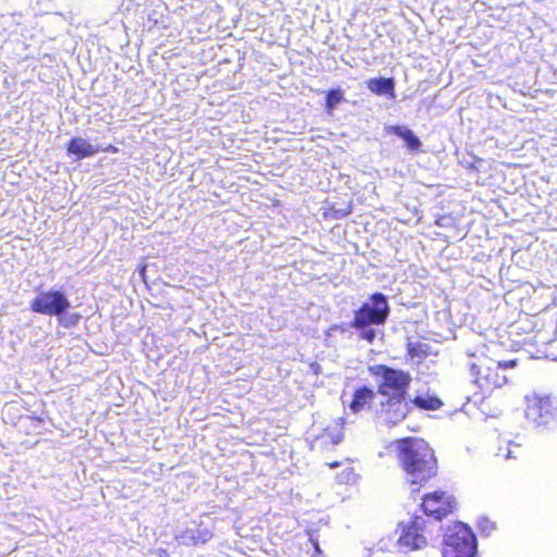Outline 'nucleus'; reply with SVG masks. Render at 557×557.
I'll return each mask as SVG.
<instances>
[{
	"label": "nucleus",
	"instance_id": "nucleus-15",
	"mask_svg": "<svg viewBox=\"0 0 557 557\" xmlns=\"http://www.w3.org/2000/svg\"><path fill=\"white\" fill-rule=\"evenodd\" d=\"M367 85L376 95H389L394 98V82L392 78H371Z\"/></svg>",
	"mask_w": 557,
	"mask_h": 557
},
{
	"label": "nucleus",
	"instance_id": "nucleus-22",
	"mask_svg": "<svg viewBox=\"0 0 557 557\" xmlns=\"http://www.w3.org/2000/svg\"><path fill=\"white\" fill-rule=\"evenodd\" d=\"M79 319V315L76 314V313H73V314H70L69 317H65V315H61L59 317V321L61 324H63L64 326H70V325H73L75 324Z\"/></svg>",
	"mask_w": 557,
	"mask_h": 557
},
{
	"label": "nucleus",
	"instance_id": "nucleus-21",
	"mask_svg": "<svg viewBox=\"0 0 557 557\" xmlns=\"http://www.w3.org/2000/svg\"><path fill=\"white\" fill-rule=\"evenodd\" d=\"M356 330L360 332L359 337L361 339H364L369 344H372L374 342V339L376 337V332L371 326H367L363 329H356Z\"/></svg>",
	"mask_w": 557,
	"mask_h": 557
},
{
	"label": "nucleus",
	"instance_id": "nucleus-3",
	"mask_svg": "<svg viewBox=\"0 0 557 557\" xmlns=\"http://www.w3.org/2000/svg\"><path fill=\"white\" fill-rule=\"evenodd\" d=\"M517 366V359L510 360H479L471 366V372L474 376V383L480 388L482 398L488 396L493 391L504 386L507 376L500 373V370L513 368Z\"/></svg>",
	"mask_w": 557,
	"mask_h": 557
},
{
	"label": "nucleus",
	"instance_id": "nucleus-14",
	"mask_svg": "<svg viewBox=\"0 0 557 557\" xmlns=\"http://www.w3.org/2000/svg\"><path fill=\"white\" fill-rule=\"evenodd\" d=\"M410 403L421 409V410H426V411H433V410H438L443 407V401L440 397H437L436 395H430V394H425V395H416L411 400Z\"/></svg>",
	"mask_w": 557,
	"mask_h": 557
},
{
	"label": "nucleus",
	"instance_id": "nucleus-7",
	"mask_svg": "<svg viewBox=\"0 0 557 557\" xmlns=\"http://www.w3.org/2000/svg\"><path fill=\"white\" fill-rule=\"evenodd\" d=\"M557 406L549 396L527 397L525 417L535 425H546L556 419Z\"/></svg>",
	"mask_w": 557,
	"mask_h": 557
},
{
	"label": "nucleus",
	"instance_id": "nucleus-5",
	"mask_svg": "<svg viewBox=\"0 0 557 557\" xmlns=\"http://www.w3.org/2000/svg\"><path fill=\"white\" fill-rule=\"evenodd\" d=\"M389 314L387 298L382 293H373L355 312L350 321L352 329H363L371 325H383Z\"/></svg>",
	"mask_w": 557,
	"mask_h": 557
},
{
	"label": "nucleus",
	"instance_id": "nucleus-11",
	"mask_svg": "<svg viewBox=\"0 0 557 557\" xmlns=\"http://www.w3.org/2000/svg\"><path fill=\"white\" fill-rule=\"evenodd\" d=\"M376 395V391L370 386L361 385L356 387L348 404L350 412L358 414L371 410Z\"/></svg>",
	"mask_w": 557,
	"mask_h": 557
},
{
	"label": "nucleus",
	"instance_id": "nucleus-20",
	"mask_svg": "<svg viewBox=\"0 0 557 557\" xmlns=\"http://www.w3.org/2000/svg\"><path fill=\"white\" fill-rule=\"evenodd\" d=\"M478 529L482 534L488 535L493 530H495V523L488 518H481L478 522Z\"/></svg>",
	"mask_w": 557,
	"mask_h": 557
},
{
	"label": "nucleus",
	"instance_id": "nucleus-1",
	"mask_svg": "<svg viewBox=\"0 0 557 557\" xmlns=\"http://www.w3.org/2000/svg\"><path fill=\"white\" fill-rule=\"evenodd\" d=\"M396 457L408 484L417 491L437 476L438 461L434 449L421 437L406 436L395 441Z\"/></svg>",
	"mask_w": 557,
	"mask_h": 557
},
{
	"label": "nucleus",
	"instance_id": "nucleus-25",
	"mask_svg": "<svg viewBox=\"0 0 557 557\" xmlns=\"http://www.w3.org/2000/svg\"><path fill=\"white\" fill-rule=\"evenodd\" d=\"M145 270H146L145 267L140 269L139 274H140L141 278H145Z\"/></svg>",
	"mask_w": 557,
	"mask_h": 557
},
{
	"label": "nucleus",
	"instance_id": "nucleus-8",
	"mask_svg": "<svg viewBox=\"0 0 557 557\" xmlns=\"http://www.w3.org/2000/svg\"><path fill=\"white\" fill-rule=\"evenodd\" d=\"M70 307L65 294L59 290L41 292L30 302L34 312L55 317L64 314Z\"/></svg>",
	"mask_w": 557,
	"mask_h": 557
},
{
	"label": "nucleus",
	"instance_id": "nucleus-26",
	"mask_svg": "<svg viewBox=\"0 0 557 557\" xmlns=\"http://www.w3.org/2000/svg\"><path fill=\"white\" fill-rule=\"evenodd\" d=\"M314 547H315V549H317L318 552L320 550L319 545H318V543H317V542L314 543Z\"/></svg>",
	"mask_w": 557,
	"mask_h": 557
},
{
	"label": "nucleus",
	"instance_id": "nucleus-4",
	"mask_svg": "<svg viewBox=\"0 0 557 557\" xmlns=\"http://www.w3.org/2000/svg\"><path fill=\"white\" fill-rule=\"evenodd\" d=\"M368 371L379 380L376 393L382 397L408 396L412 381L409 372L379 363L369 366Z\"/></svg>",
	"mask_w": 557,
	"mask_h": 557
},
{
	"label": "nucleus",
	"instance_id": "nucleus-19",
	"mask_svg": "<svg viewBox=\"0 0 557 557\" xmlns=\"http://www.w3.org/2000/svg\"><path fill=\"white\" fill-rule=\"evenodd\" d=\"M386 136H396L401 139H418L413 136L412 132L405 126L386 127Z\"/></svg>",
	"mask_w": 557,
	"mask_h": 557
},
{
	"label": "nucleus",
	"instance_id": "nucleus-24",
	"mask_svg": "<svg viewBox=\"0 0 557 557\" xmlns=\"http://www.w3.org/2000/svg\"><path fill=\"white\" fill-rule=\"evenodd\" d=\"M408 144V147L411 149V150H417L421 144V141H418V140H414V141H407Z\"/></svg>",
	"mask_w": 557,
	"mask_h": 557
},
{
	"label": "nucleus",
	"instance_id": "nucleus-23",
	"mask_svg": "<svg viewBox=\"0 0 557 557\" xmlns=\"http://www.w3.org/2000/svg\"><path fill=\"white\" fill-rule=\"evenodd\" d=\"M352 460L350 458H344L343 460H335V461H331V462H327V467L330 469H335L337 467H341V466H344L345 463H351Z\"/></svg>",
	"mask_w": 557,
	"mask_h": 557
},
{
	"label": "nucleus",
	"instance_id": "nucleus-13",
	"mask_svg": "<svg viewBox=\"0 0 557 557\" xmlns=\"http://www.w3.org/2000/svg\"><path fill=\"white\" fill-rule=\"evenodd\" d=\"M354 203L351 200L346 202L329 203L323 210V218L325 220H341L352 212Z\"/></svg>",
	"mask_w": 557,
	"mask_h": 557
},
{
	"label": "nucleus",
	"instance_id": "nucleus-18",
	"mask_svg": "<svg viewBox=\"0 0 557 557\" xmlns=\"http://www.w3.org/2000/svg\"><path fill=\"white\" fill-rule=\"evenodd\" d=\"M344 100L343 91L339 89H333L329 91L326 97V110L329 114H332L333 110Z\"/></svg>",
	"mask_w": 557,
	"mask_h": 557
},
{
	"label": "nucleus",
	"instance_id": "nucleus-17",
	"mask_svg": "<svg viewBox=\"0 0 557 557\" xmlns=\"http://www.w3.org/2000/svg\"><path fill=\"white\" fill-rule=\"evenodd\" d=\"M406 354L410 359H425L429 356V346L420 342H408Z\"/></svg>",
	"mask_w": 557,
	"mask_h": 557
},
{
	"label": "nucleus",
	"instance_id": "nucleus-6",
	"mask_svg": "<svg viewBox=\"0 0 557 557\" xmlns=\"http://www.w3.org/2000/svg\"><path fill=\"white\" fill-rule=\"evenodd\" d=\"M400 534L398 546L405 552L418 550L426 547L430 534L429 522L422 517H412L407 522L399 524Z\"/></svg>",
	"mask_w": 557,
	"mask_h": 557
},
{
	"label": "nucleus",
	"instance_id": "nucleus-16",
	"mask_svg": "<svg viewBox=\"0 0 557 557\" xmlns=\"http://www.w3.org/2000/svg\"><path fill=\"white\" fill-rule=\"evenodd\" d=\"M98 149L88 141H70L67 145L69 153L76 156L77 159L91 156Z\"/></svg>",
	"mask_w": 557,
	"mask_h": 557
},
{
	"label": "nucleus",
	"instance_id": "nucleus-2",
	"mask_svg": "<svg viewBox=\"0 0 557 557\" xmlns=\"http://www.w3.org/2000/svg\"><path fill=\"white\" fill-rule=\"evenodd\" d=\"M476 537L463 522L455 521L446 527L442 543V557H475Z\"/></svg>",
	"mask_w": 557,
	"mask_h": 557
},
{
	"label": "nucleus",
	"instance_id": "nucleus-12",
	"mask_svg": "<svg viewBox=\"0 0 557 557\" xmlns=\"http://www.w3.org/2000/svg\"><path fill=\"white\" fill-rule=\"evenodd\" d=\"M344 438V426L339 421L329 423L317 436L315 441L321 448L339 444Z\"/></svg>",
	"mask_w": 557,
	"mask_h": 557
},
{
	"label": "nucleus",
	"instance_id": "nucleus-9",
	"mask_svg": "<svg viewBox=\"0 0 557 557\" xmlns=\"http://www.w3.org/2000/svg\"><path fill=\"white\" fill-rule=\"evenodd\" d=\"M411 407L407 396L383 397L376 409L377 418L387 425H396L410 413Z\"/></svg>",
	"mask_w": 557,
	"mask_h": 557
},
{
	"label": "nucleus",
	"instance_id": "nucleus-10",
	"mask_svg": "<svg viewBox=\"0 0 557 557\" xmlns=\"http://www.w3.org/2000/svg\"><path fill=\"white\" fill-rule=\"evenodd\" d=\"M421 507L426 516L442 520L454 511L456 499L447 492L436 490L423 496Z\"/></svg>",
	"mask_w": 557,
	"mask_h": 557
}]
</instances>
